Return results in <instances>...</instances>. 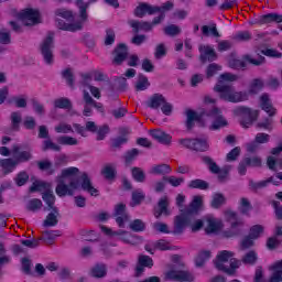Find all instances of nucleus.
<instances>
[{
  "label": "nucleus",
  "mask_w": 282,
  "mask_h": 282,
  "mask_svg": "<svg viewBox=\"0 0 282 282\" xmlns=\"http://www.w3.org/2000/svg\"><path fill=\"white\" fill-rule=\"evenodd\" d=\"M76 6L79 10V19L82 21L75 22V23H67L63 21L62 19H57V28L59 30H64L66 32H79L83 30V23H85L88 19L87 9L89 8V2H85L83 0H76Z\"/></svg>",
  "instance_id": "nucleus-6"
},
{
  "label": "nucleus",
  "mask_w": 282,
  "mask_h": 282,
  "mask_svg": "<svg viewBox=\"0 0 282 282\" xmlns=\"http://www.w3.org/2000/svg\"><path fill=\"white\" fill-rule=\"evenodd\" d=\"M129 56V47L127 44L121 43L115 48V57L112 63L115 65H122L124 61H127V57Z\"/></svg>",
  "instance_id": "nucleus-21"
},
{
  "label": "nucleus",
  "mask_w": 282,
  "mask_h": 282,
  "mask_svg": "<svg viewBox=\"0 0 282 282\" xmlns=\"http://www.w3.org/2000/svg\"><path fill=\"white\" fill-rule=\"evenodd\" d=\"M169 196H163L159 199L158 206L154 207V217L155 219H160L162 215L164 217H169L171 215V210H169Z\"/></svg>",
  "instance_id": "nucleus-18"
},
{
  "label": "nucleus",
  "mask_w": 282,
  "mask_h": 282,
  "mask_svg": "<svg viewBox=\"0 0 282 282\" xmlns=\"http://www.w3.org/2000/svg\"><path fill=\"white\" fill-rule=\"evenodd\" d=\"M131 173L134 182H139L140 184H142L147 181V174L144 173L143 169L132 167Z\"/></svg>",
  "instance_id": "nucleus-43"
},
{
  "label": "nucleus",
  "mask_w": 282,
  "mask_h": 282,
  "mask_svg": "<svg viewBox=\"0 0 282 282\" xmlns=\"http://www.w3.org/2000/svg\"><path fill=\"white\" fill-rule=\"evenodd\" d=\"M204 204L202 196H194L187 207L180 209V214L174 217L173 235H183L184 228L189 227L192 232H199L204 228L205 220L196 219L199 208Z\"/></svg>",
  "instance_id": "nucleus-1"
},
{
  "label": "nucleus",
  "mask_w": 282,
  "mask_h": 282,
  "mask_svg": "<svg viewBox=\"0 0 282 282\" xmlns=\"http://www.w3.org/2000/svg\"><path fill=\"white\" fill-rule=\"evenodd\" d=\"M61 145L56 144L53 142L52 139H46L42 142V151H56L59 152L61 151Z\"/></svg>",
  "instance_id": "nucleus-48"
},
{
  "label": "nucleus",
  "mask_w": 282,
  "mask_h": 282,
  "mask_svg": "<svg viewBox=\"0 0 282 282\" xmlns=\"http://www.w3.org/2000/svg\"><path fill=\"white\" fill-rule=\"evenodd\" d=\"M226 204V196H224V194L221 193H215L212 196V202H210V206L213 208H215L216 210H219V208L221 206H224Z\"/></svg>",
  "instance_id": "nucleus-35"
},
{
  "label": "nucleus",
  "mask_w": 282,
  "mask_h": 282,
  "mask_svg": "<svg viewBox=\"0 0 282 282\" xmlns=\"http://www.w3.org/2000/svg\"><path fill=\"white\" fill-rule=\"evenodd\" d=\"M163 32L166 36H177V34H182V29L175 24H170L163 29Z\"/></svg>",
  "instance_id": "nucleus-54"
},
{
  "label": "nucleus",
  "mask_w": 282,
  "mask_h": 282,
  "mask_svg": "<svg viewBox=\"0 0 282 282\" xmlns=\"http://www.w3.org/2000/svg\"><path fill=\"white\" fill-rule=\"evenodd\" d=\"M171 171H173L171 169V165L169 164H159V165H154L151 170V173L153 175H164V177H166V175H169L171 173Z\"/></svg>",
  "instance_id": "nucleus-38"
},
{
  "label": "nucleus",
  "mask_w": 282,
  "mask_h": 282,
  "mask_svg": "<svg viewBox=\"0 0 282 282\" xmlns=\"http://www.w3.org/2000/svg\"><path fill=\"white\" fill-rule=\"evenodd\" d=\"M19 19L26 26L37 25V23H41V13L34 9H25L19 13Z\"/></svg>",
  "instance_id": "nucleus-15"
},
{
  "label": "nucleus",
  "mask_w": 282,
  "mask_h": 282,
  "mask_svg": "<svg viewBox=\"0 0 282 282\" xmlns=\"http://www.w3.org/2000/svg\"><path fill=\"white\" fill-rule=\"evenodd\" d=\"M158 6H151L147 2H141L139 6L134 9L133 14L134 17H138L139 19H144L147 14L153 15L158 14Z\"/></svg>",
  "instance_id": "nucleus-16"
},
{
  "label": "nucleus",
  "mask_w": 282,
  "mask_h": 282,
  "mask_svg": "<svg viewBox=\"0 0 282 282\" xmlns=\"http://www.w3.org/2000/svg\"><path fill=\"white\" fill-rule=\"evenodd\" d=\"M139 155H140V150L135 148L127 151L124 154L126 164H131V162H133V160H135V158H138Z\"/></svg>",
  "instance_id": "nucleus-57"
},
{
  "label": "nucleus",
  "mask_w": 282,
  "mask_h": 282,
  "mask_svg": "<svg viewBox=\"0 0 282 282\" xmlns=\"http://www.w3.org/2000/svg\"><path fill=\"white\" fill-rule=\"evenodd\" d=\"M226 216L230 223V228L223 231V237L232 239V237H240V235H243V219L237 218V213L235 212H227Z\"/></svg>",
  "instance_id": "nucleus-8"
},
{
  "label": "nucleus",
  "mask_w": 282,
  "mask_h": 282,
  "mask_svg": "<svg viewBox=\"0 0 282 282\" xmlns=\"http://www.w3.org/2000/svg\"><path fill=\"white\" fill-rule=\"evenodd\" d=\"M235 115L239 116L240 124L243 129H250L259 118V110H252L248 107L240 106L235 110Z\"/></svg>",
  "instance_id": "nucleus-9"
},
{
  "label": "nucleus",
  "mask_w": 282,
  "mask_h": 282,
  "mask_svg": "<svg viewBox=\"0 0 282 282\" xmlns=\"http://www.w3.org/2000/svg\"><path fill=\"white\" fill-rule=\"evenodd\" d=\"M269 184L279 186V184H281V182L274 181V177H272V176L264 181H260V182H253L252 180H249V188H250V191H253L254 193H257V191H261V188H267V186Z\"/></svg>",
  "instance_id": "nucleus-24"
},
{
  "label": "nucleus",
  "mask_w": 282,
  "mask_h": 282,
  "mask_svg": "<svg viewBox=\"0 0 282 282\" xmlns=\"http://www.w3.org/2000/svg\"><path fill=\"white\" fill-rule=\"evenodd\" d=\"M203 36H214L215 39H219L221 36L219 31L217 30V24L213 23L212 25H203L202 26Z\"/></svg>",
  "instance_id": "nucleus-37"
},
{
  "label": "nucleus",
  "mask_w": 282,
  "mask_h": 282,
  "mask_svg": "<svg viewBox=\"0 0 282 282\" xmlns=\"http://www.w3.org/2000/svg\"><path fill=\"white\" fill-rule=\"evenodd\" d=\"M113 216L119 228H124V221H129V214H127V205L120 203L115 206Z\"/></svg>",
  "instance_id": "nucleus-19"
},
{
  "label": "nucleus",
  "mask_w": 282,
  "mask_h": 282,
  "mask_svg": "<svg viewBox=\"0 0 282 282\" xmlns=\"http://www.w3.org/2000/svg\"><path fill=\"white\" fill-rule=\"evenodd\" d=\"M239 80V76L232 73H224L218 78V84L214 87V89L220 94L221 100H226L227 102H243V100H248V94L243 91H236L235 87L226 84V83H235Z\"/></svg>",
  "instance_id": "nucleus-2"
},
{
  "label": "nucleus",
  "mask_w": 282,
  "mask_h": 282,
  "mask_svg": "<svg viewBox=\"0 0 282 282\" xmlns=\"http://www.w3.org/2000/svg\"><path fill=\"white\" fill-rule=\"evenodd\" d=\"M144 268H153V259L149 256L140 254L135 267L134 276L140 278L144 274Z\"/></svg>",
  "instance_id": "nucleus-20"
},
{
  "label": "nucleus",
  "mask_w": 282,
  "mask_h": 282,
  "mask_svg": "<svg viewBox=\"0 0 282 282\" xmlns=\"http://www.w3.org/2000/svg\"><path fill=\"white\" fill-rule=\"evenodd\" d=\"M101 175H104L105 180H108L110 182L116 180V175H117L116 165L113 164L105 165L104 169L101 170Z\"/></svg>",
  "instance_id": "nucleus-36"
},
{
  "label": "nucleus",
  "mask_w": 282,
  "mask_h": 282,
  "mask_svg": "<svg viewBox=\"0 0 282 282\" xmlns=\"http://www.w3.org/2000/svg\"><path fill=\"white\" fill-rule=\"evenodd\" d=\"M57 142L63 147H76V144H78V140L76 138L68 135L58 137Z\"/></svg>",
  "instance_id": "nucleus-46"
},
{
  "label": "nucleus",
  "mask_w": 282,
  "mask_h": 282,
  "mask_svg": "<svg viewBox=\"0 0 282 282\" xmlns=\"http://www.w3.org/2000/svg\"><path fill=\"white\" fill-rule=\"evenodd\" d=\"M0 166H2L6 175H8V173H12L19 166V161L17 159H1Z\"/></svg>",
  "instance_id": "nucleus-32"
},
{
  "label": "nucleus",
  "mask_w": 282,
  "mask_h": 282,
  "mask_svg": "<svg viewBox=\"0 0 282 282\" xmlns=\"http://www.w3.org/2000/svg\"><path fill=\"white\" fill-rule=\"evenodd\" d=\"M178 144L183 145L184 149H189V151H196L197 153H206V151L210 149V144H208V137L180 139Z\"/></svg>",
  "instance_id": "nucleus-10"
},
{
  "label": "nucleus",
  "mask_w": 282,
  "mask_h": 282,
  "mask_svg": "<svg viewBox=\"0 0 282 282\" xmlns=\"http://www.w3.org/2000/svg\"><path fill=\"white\" fill-rule=\"evenodd\" d=\"M165 100L166 98L164 97V95L154 94L147 102V107H149L150 109H160Z\"/></svg>",
  "instance_id": "nucleus-30"
},
{
  "label": "nucleus",
  "mask_w": 282,
  "mask_h": 282,
  "mask_svg": "<svg viewBox=\"0 0 282 282\" xmlns=\"http://www.w3.org/2000/svg\"><path fill=\"white\" fill-rule=\"evenodd\" d=\"M199 61L200 63H206L207 61L209 63H213V61H217V53L215 52V48L208 46V45H204V46H199Z\"/></svg>",
  "instance_id": "nucleus-22"
},
{
  "label": "nucleus",
  "mask_w": 282,
  "mask_h": 282,
  "mask_svg": "<svg viewBox=\"0 0 282 282\" xmlns=\"http://www.w3.org/2000/svg\"><path fill=\"white\" fill-rule=\"evenodd\" d=\"M188 188H198V191H208V188H210V184H208V182L202 178H196L188 183Z\"/></svg>",
  "instance_id": "nucleus-39"
},
{
  "label": "nucleus",
  "mask_w": 282,
  "mask_h": 282,
  "mask_svg": "<svg viewBox=\"0 0 282 282\" xmlns=\"http://www.w3.org/2000/svg\"><path fill=\"white\" fill-rule=\"evenodd\" d=\"M62 78L66 80L68 87H74V72L72 68H66L62 72Z\"/></svg>",
  "instance_id": "nucleus-56"
},
{
  "label": "nucleus",
  "mask_w": 282,
  "mask_h": 282,
  "mask_svg": "<svg viewBox=\"0 0 282 282\" xmlns=\"http://www.w3.org/2000/svg\"><path fill=\"white\" fill-rule=\"evenodd\" d=\"M128 23L130 28H132L134 34H138V32H151L153 30V24H151V22L130 20Z\"/></svg>",
  "instance_id": "nucleus-23"
},
{
  "label": "nucleus",
  "mask_w": 282,
  "mask_h": 282,
  "mask_svg": "<svg viewBox=\"0 0 282 282\" xmlns=\"http://www.w3.org/2000/svg\"><path fill=\"white\" fill-rule=\"evenodd\" d=\"M153 248L154 250H171V243L164 239H160L153 243Z\"/></svg>",
  "instance_id": "nucleus-64"
},
{
  "label": "nucleus",
  "mask_w": 282,
  "mask_h": 282,
  "mask_svg": "<svg viewBox=\"0 0 282 282\" xmlns=\"http://www.w3.org/2000/svg\"><path fill=\"white\" fill-rule=\"evenodd\" d=\"M239 210H240L241 215H247L248 217H250V210H252V204L250 203V200L248 198L242 197L240 199Z\"/></svg>",
  "instance_id": "nucleus-47"
},
{
  "label": "nucleus",
  "mask_w": 282,
  "mask_h": 282,
  "mask_svg": "<svg viewBox=\"0 0 282 282\" xmlns=\"http://www.w3.org/2000/svg\"><path fill=\"white\" fill-rule=\"evenodd\" d=\"M232 257H235V253L231 251H228V250L220 251L216 257V259L214 260V265L216 270H220V272H225V274H229V276H232L237 268L241 265V261Z\"/></svg>",
  "instance_id": "nucleus-5"
},
{
  "label": "nucleus",
  "mask_w": 282,
  "mask_h": 282,
  "mask_svg": "<svg viewBox=\"0 0 282 282\" xmlns=\"http://www.w3.org/2000/svg\"><path fill=\"white\" fill-rule=\"evenodd\" d=\"M40 52L46 65L54 64V32H48L40 44Z\"/></svg>",
  "instance_id": "nucleus-11"
},
{
  "label": "nucleus",
  "mask_w": 282,
  "mask_h": 282,
  "mask_svg": "<svg viewBox=\"0 0 282 282\" xmlns=\"http://www.w3.org/2000/svg\"><path fill=\"white\" fill-rule=\"evenodd\" d=\"M28 180H30L28 172H20L15 177V184L17 186H25V184H28Z\"/></svg>",
  "instance_id": "nucleus-62"
},
{
  "label": "nucleus",
  "mask_w": 282,
  "mask_h": 282,
  "mask_svg": "<svg viewBox=\"0 0 282 282\" xmlns=\"http://www.w3.org/2000/svg\"><path fill=\"white\" fill-rule=\"evenodd\" d=\"M129 228L132 232H144L147 230V224L142 219H134L130 223Z\"/></svg>",
  "instance_id": "nucleus-45"
},
{
  "label": "nucleus",
  "mask_w": 282,
  "mask_h": 282,
  "mask_svg": "<svg viewBox=\"0 0 282 282\" xmlns=\"http://www.w3.org/2000/svg\"><path fill=\"white\" fill-rule=\"evenodd\" d=\"M150 135L156 140V142H160V144H164L165 147H171V142L173 140V137L171 134L162 131V130H152L150 132Z\"/></svg>",
  "instance_id": "nucleus-26"
},
{
  "label": "nucleus",
  "mask_w": 282,
  "mask_h": 282,
  "mask_svg": "<svg viewBox=\"0 0 282 282\" xmlns=\"http://www.w3.org/2000/svg\"><path fill=\"white\" fill-rule=\"evenodd\" d=\"M43 237L40 238V241H45V243H53V241L56 239V237H61L59 230H50V231H43Z\"/></svg>",
  "instance_id": "nucleus-42"
},
{
  "label": "nucleus",
  "mask_w": 282,
  "mask_h": 282,
  "mask_svg": "<svg viewBox=\"0 0 282 282\" xmlns=\"http://www.w3.org/2000/svg\"><path fill=\"white\" fill-rule=\"evenodd\" d=\"M51 188H52V184L45 183L43 181H35L30 187V191L31 193H36L41 191H45V193H47V191H50Z\"/></svg>",
  "instance_id": "nucleus-40"
},
{
  "label": "nucleus",
  "mask_w": 282,
  "mask_h": 282,
  "mask_svg": "<svg viewBox=\"0 0 282 282\" xmlns=\"http://www.w3.org/2000/svg\"><path fill=\"white\" fill-rule=\"evenodd\" d=\"M151 87V83H149V78L143 74H139V78L135 84L137 91H144Z\"/></svg>",
  "instance_id": "nucleus-41"
},
{
  "label": "nucleus",
  "mask_w": 282,
  "mask_h": 282,
  "mask_svg": "<svg viewBox=\"0 0 282 282\" xmlns=\"http://www.w3.org/2000/svg\"><path fill=\"white\" fill-rule=\"evenodd\" d=\"M210 259V251H202L195 259L196 268H204V263Z\"/></svg>",
  "instance_id": "nucleus-49"
},
{
  "label": "nucleus",
  "mask_w": 282,
  "mask_h": 282,
  "mask_svg": "<svg viewBox=\"0 0 282 282\" xmlns=\"http://www.w3.org/2000/svg\"><path fill=\"white\" fill-rule=\"evenodd\" d=\"M166 276L171 279L172 281H180V282H192L193 281V274L191 272L184 270V268L177 265H173L172 270H170L166 273Z\"/></svg>",
  "instance_id": "nucleus-14"
},
{
  "label": "nucleus",
  "mask_w": 282,
  "mask_h": 282,
  "mask_svg": "<svg viewBox=\"0 0 282 282\" xmlns=\"http://www.w3.org/2000/svg\"><path fill=\"white\" fill-rule=\"evenodd\" d=\"M204 221L206 224V235H213V232H217V230H219V223H217L213 216H206Z\"/></svg>",
  "instance_id": "nucleus-31"
},
{
  "label": "nucleus",
  "mask_w": 282,
  "mask_h": 282,
  "mask_svg": "<svg viewBox=\"0 0 282 282\" xmlns=\"http://www.w3.org/2000/svg\"><path fill=\"white\" fill-rule=\"evenodd\" d=\"M262 232H263V226L254 225L250 228L249 237H251V239H259Z\"/></svg>",
  "instance_id": "nucleus-60"
},
{
  "label": "nucleus",
  "mask_w": 282,
  "mask_h": 282,
  "mask_svg": "<svg viewBox=\"0 0 282 282\" xmlns=\"http://www.w3.org/2000/svg\"><path fill=\"white\" fill-rule=\"evenodd\" d=\"M257 23L259 25H265L268 23H282V14L279 13H268L264 15H261Z\"/></svg>",
  "instance_id": "nucleus-28"
},
{
  "label": "nucleus",
  "mask_w": 282,
  "mask_h": 282,
  "mask_svg": "<svg viewBox=\"0 0 282 282\" xmlns=\"http://www.w3.org/2000/svg\"><path fill=\"white\" fill-rule=\"evenodd\" d=\"M144 197L145 195L144 192H142V189H137L132 192V202L134 206L142 204V202H144Z\"/></svg>",
  "instance_id": "nucleus-59"
},
{
  "label": "nucleus",
  "mask_w": 282,
  "mask_h": 282,
  "mask_svg": "<svg viewBox=\"0 0 282 282\" xmlns=\"http://www.w3.org/2000/svg\"><path fill=\"white\" fill-rule=\"evenodd\" d=\"M152 228H154L156 230V232H162L164 235H171V230H169V225H166L165 223H154L152 225Z\"/></svg>",
  "instance_id": "nucleus-61"
},
{
  "label": "nucleus",
  "mask_w": 282,
  "mask_h": 282,
  "mask_svg": "<svg viewBox=\"0 0 282 282\" xmlns=\"http://www.w3.org/2000/svg\"><path fill=\"white\" fill-rule=\"evenodd\" d=\"M42 199L43 202H45V204L48 206L47 210H53V208H56L54 206L55 202H56V196L54 195V192L51 189L44 192L42 194Z\"/></svg>",
  "instance_id": "nucleus-33"
},
{
  "label": "nucleus",
  "mask_w": 282,
  "mask_h": 282,
  "mask_svg": "<svg viewBox=\"0 0 282 282\" xmlns=\"http://www.w3.org/2000/svg\"><path fill=\"white\" fill-rule=\"evenodd\" d=\"M246 63H250V65H254V67H260V65L265 63V57L260 55L258 58H253L252 55H245L243 61L232 58L229 61V67H231V69H245V67H247Z\"/></svg>",
  "instance_id": "nucleus-12"
},
{
  "label": "nucleus",
  "mask_w": 282,
  "mask_h": 282,
  "mask_svg": "<svg viewBox=\"0 0 282 282\" xmlns=\"http://www.w3.org/2000/svg\"><path fill=\"white\" fill-rule=\"evenodd\" d=\"M263 79L261 78H254L252 79V82L249 85V94H259V91H261V89H263Z\"/></svg>",
  "instance_id": "nucleus-44"
},
{
  "label": "nucleus",
  "mask_w": 282,
  "mask_h": 282,
  "mask_svg": "<svg viewBox=\"0 0 282 282\" xmlns=\"http://www.w3.org/2000/svg\"><path fill=\"white\" fill-rule=\"evenodd\" d=\"M54 107L56 109H72V101L65 97L54 100Z\"/></svg>",
  "instance_id": "nucleus-52"
},
{
  "label": "nucleus",
  "mask_w": 282,
  "mask_h": 282,
  "mask_svg": "<svg viewBox=\"0 0 282 282\" xmlns=\"http://www.w3.org/2000/svg\"><path fill=\"white\" fill-rule=\"evenodd\" d=\"M214 118L213 123L210 124V131H219V129H224V127H228V120L224 118L221 115V110L219 108H212L206 109L197 113L195 110H187L186 111V127L188 131L195 127V122H202V118Z\"/></svg>",
  "instance_id": "nucleus-3"
},
{
  "label": "nucleus",
  "mask_w": 282,
  "mask_h": 282,
  "mask_svg": "<svg viewBox=\"0 0 282 282\" xmlns=\"http://www.w3.org/2000/svg\"><path fill=\"white\" fill-rule=\"evenodd\" d=\"M269 270H271L272 273L268 282H282V260L273 263Z\"/></svg>",
  "instance_id": "nucleus-27"
},
{
  "label": "nucleus",
  "mask_w": 282,
  "mask_h": 282,
  "mask_svg": "<svg viewBox=\"0 0 282 282\" xmlns=\"http://www.w3.org/2000/svg\"><path fill=\"white\" fill-rule=\"evenodd\" d=\"M41 208H43V202L39 198L31 199L26 205V210L31 213H36V210H41Z\"/></svg>",
  "instance_id": "nucleus-53"
},
{
  "label": "nucleus",
  "mask_w": 282,
  "mask_h": 282,
  "mask_svg": "<svg viewBox=\"0 0 282 282\" xmlns=\"http://www.w3.org/2000/svg\"><path fill=\"white\" fill-rule=\"evenodd\" d=\"M58 217H61L58 208H53L52 213H50L46 216V219L43 221L44 228H53L54 226H58Z\"/></svg>",
  "instance_id": "nucleus-29"
},
{
  "label": "nucleus",
  "mask_w": 282,
  "mask_h": 282,
  "mask_svg": "<svg viewBox=\"0 0 282 282\" xmlns=\"http://www.w3.org/2000/svg\"><path fill=\"white\" fill-rule=\"evenodd\" d=\"M203 162L207 164L210 173H214L215 175L221 171V167H219V165H217V163L213 161L210 156H203Z\"/></svg>",
  "instance_id": "nucleus-50"
},
{
  "label": "nucleus",
  "mask_w": 282,
  "mask_h": 282,
  "mask_svg": "<svg viewBox=\"0 0 282 282\" xmlns=\"http://www.w3.org/2000/svg\"><path fill=\"white\" fill-rule=\"evenodd\" d=\"M108 268L106 263H96L89 270V276L93 279H105L107 276Z\"/></svg>",
  "instance_id": "nucleus-25"
},
{
  "label": "nucleus",
  "mask_w": 282,
  "mask_h": 282,
  "mask_svg": "<svg viewBox=\"0 0 282 282\" xmlns=\"http://www.w3.org/2000/svg\"><path fill=\"white\" fill-rule=\"evenodd\" d=\"M113 43H116V32L112 29H107L105 45H113Z\"/></svg>",
  "instance_id": "nucleus-63"
},
{
  "label": "nucleus",
  "mask_w": 282,
  "mask_h": 282,
  "mask_svg": "<svg viewBox=\"0 0 282 282\" xmlns=\"http://www.w3.org/2000/svg\"><path fill=\"white\" fill-rule=\"evenodd\" d=\"M22 120L23 119L21 117V112L14 111L11 113V128L13 129V131H19Z\"/></svg>",
  "instance_id": "nucleus-51"
},
{
  "label": "nucleus",
  "mask_w": 282,
  "mask_h": 282,
  "mask_svg": "<svg viewBox=\"0 0 282 282\" xmlns=\"http://www.w3.org/2000/svg\"><path fill=\"white\" fill-rule=\"evenodd\" d=\"M271 206L274 208L275 219L282 221V204L279 200H271Z\"/></svg>",
  "instance_id": "nucleus-58"
},
{
  "label": "nucleus",
  "mask_w": 282,
  "mask_h": 282,
  "mask_svg": "<svg viewBox=\"0 0 282 282\" xmlns=\"http://www.w3.org/2000/svg\"><path fill=\"white\" fill-rule=\"evenodd\" d=\"M78 167H68L62 170V174L56 177L55 193L58 197H66V195H74V191L80 188V182L78 181Z\"/></svg>",
  "instance_id": "nucleus-4"
},
{
  "label": "nucleus",
  "mask_w": 282,
  "mask_h": 282,
  "mask_svg": "<svg viewBox=\"0 0 282 282\" xmlns=\"http://www.w3.org/2000/svg\"><path fill=\"white\" fill-rule=\"evenodd\" d=\"M77 180L79 182V188H82V191L88 193L91 197H98V195H100L98 189L94 187L91 178H89V174H87V172H84L82 175L77 173Z\"/></svg>",
  "instance_id": "nucleus-13"
},
{
  "label": "nucleus",
  "mask_w": 282,
  "mask_h": 282,
  "mask_svg": "<svg viewBox=\"0 0 282 282\" xmlns=\"http://www.w3.org/2000/svg\"><path fill=\"white\" fill-rule=\"evenodd\" d=\"M12 152L14 153L15 160L18 164H21L23 162H30V160H34V155L32 148H26L25 150L21 151V147L13 145Z\"/></svg>",
  "instance_id": "nucleus-17"
},
{
  "label": "nucleus",
  "mask_w": 282,
  "mask_h": 282,
  "mask_svg": "<svg viewBox=\"0 0 282 282\" xmlns=\"http://www.w3.org/2000/svg\"><path fill=\"white\" fill-rule=\"evenodd\" d=\"M164 182L177 188V186H182L184 184V177H176V176H163Z\"/></svg>",
  "instance_id": "nucleus-55"
},
{
  "label": "nucleus",
  "mask_w": 282,
  "mask_h": 282,
  "mask_svg": "<svg viewBox=\"0 0 282 282\" xmlns=\"http://www.w3.org/2000/svg\"><path fill=\"white\" fill-rule=\"evenodd\" d=\"M261 109L269 115V117L257 123V129H263L264 131H272L274 129V116H276V108L272 106V101H270V96L268 94H263L261 96Z\"/></svg>",
  "instance_id": "nucleus-7"
},
{
  "label": "nucleus",
  "mask_w": 282,
  "mask_h": 282,
  "mask_svg": "<svg viewBox=\"0 0 282 282\" xmlns=\"http://www.w3.org/2000/svg\"><path fill=\"white\" fill-rule=\"evenodd\" d=\"M257 261H259V256L254 250L247 252L241 259L245 265H257Z\"/></svg>",
  "instance_id": "nucleus-34"
}]
</instances>
